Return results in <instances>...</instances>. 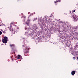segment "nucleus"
Returning <instances> with one entry per match:
<instances>
[{"mask_svg": "<svg viewBox=\"0 0 78 78\" xmlns=\"http://www.w3.org/2000/svg\"><path fill=\"white\" fill-rule=\"evenodd\" d=\"M8 40V38L6 37H5L4 39L2 40V42L3 43H7Z\"/></svg>", "mask_w": 78, "mask_h": 78, "instance_id": "obj_1", "label": "nucleus"}, {"mask_svg": "<svg viewBox=\"0 0 78 78\" xmlns=\"http://www.w3.org/2000/svg\"><path fill=\"white\" fill-rule=\"evenodd\" d=\"M36 20V19L35 20Z\"/></svg>", "mask_w": 78, "mask_h": 78, "instance_id": "obj_16", "label": "nucleus"}, {"mask_svg": "<svg viewBox=\"0 0 78 78\" xmlns=\"http://www.w3.org/2000/svg\"><path fill=\"white\" fill-rule=\"evenodd\" d=\"M20 55H18V59H20Z\"/></svg>", "mask_w": 78, "mask_h": 78, "instance_id": "obj_6", "label": "nucleus"}, {"mask_svg": "<svg viewBox=\"0 0 78 78\" xmlns=\"http://www.w3.org/2000/svg\"><path fill=\"white\" fill-rule=\"evenodd\" d=\"M3 33H4L5 34V31H3Z\"/></svg>", "mask_w": 78, "mask_h": 78, "instance_id": "obj_11", "label": "nucleus"}, {"mask_svg": "<svg viewBox=\"0 0 78 78\" xmlns=\"http://www.w3.org/2000/svg\"><path fill=\"white\" fill-rule=\"evenodd\" d=\"M14 44H11L10 45V47H12V46H14Z\"/></svg>", "mask_w": 78, "mask_h": 78, "instance_id": "obj_8", "label": "nucleus"}, {"mask_svg": "<svg viewBox=\"0 0 78 78\" xmlns=\"http://www.w3.org/2000/svg\"><path fill=\"white\" fill-rule=\"evenodd\" d=\"M71 74L72 75H74L75 74V71H73L71 73Z\"/></svg>", "mask_w": 78, "mask_h": 78, "instance_id": "obj_4", "label": "nucleus"}, {"mask_svg": "<svg viewBox=\"0 0 78 78\" xmlns=\"http://www.w3.org/2000/svg\"><path fill=\"white\" fill-rule=\"evenodd\" d=\"M58 2H61V1H59V0H58Z\"/></svg>", "mask_w": 78, "mask_h": 78, "instance_id": "obj_15", "label": "nucleus"}, {"mask_svg": "<svg viewBox=\"0 0 78 78\" xmlns=\"http://www.w3.org/2000/svg\"><path fill=\"white\" fill-rule=\"evenodd\" d=\"M56 2H58V1H57V2H55V3H56Z\"/></svg>", "mask_w": 78, "mask_h": 78, "instance_id": "obj_12", "label": "nucleus"}, {"mask_svg": "<svg viewBox=\"0 0 78 78\" xmlns=\"http://www.w3.org/2000/svg\"><path fill=\"white\" fill-rule=\"evenodd\" d=\"M10 30L11 31H14V30H13V29L12 28H11L10 29Z\"/></svg>", "mask_w": 78, "mask_h": 78, "instance_id": "obj_5", "label": "nucleus"}, {"mask_svg": "<svg viewBox=\"0 0 78 78\" xmlns=\"http://www.w3.org/2000/svg\"><path fill=\"white\" fill-rule=\"evenodd\" d=\"M26 50H28V48H26Z\"/></svg>", "mask_w": 78, "mask_h": 78, "instance_id": "obj_10", "label": "nucleus"}, {"mask_svg": "<svg viewBox=\"0 0 78 78\" xmlns=\"http://www.w3.org/2000/svg\"><path fill=\"white\" fill-rule=\"evenodd\" d=\"M2 34V31H0V35H1Z\"/></svg>", "mask_w": 78, "mask_h": 78, "instance_id": "obj_7", "label": "nucleus"}, {"mask_svg": "<svg viewBox=\"0 0 78 78\" xmlns=\"http://www.w3.org/2000/svg\"><path fill=\"white\" fill-rule=\"evenodd\" d=\"M73 59H75V57H73Z\"/></svg>", "mask_w": 78, "mask_h": 78, "instance_id": "obj_9", "label": "nucleus"}, {"mask_svg": "<svg viewBox=\"0 0 78 78\" xmlns=\"http://www.w3.org/2000/svg\"><path fill=\"white\" fill-rule=\"evenodd\" d=\"M5 45H6V43H5Z\"/></svg>", "mask_w": 78, "mask_h": 78, "instance_id": "obj_17", "label": "nucleus"}, {"mask_svg": "<svg viewBox=\"0 0 78 78\" xmlns=\"http://www.w3.org/2000/svg\"><path fill=\"white\" fill-rule=\"evenodd\" d=\"M73 18L74 22H76L78 20V18L76 17V15H74L73 16Z\"/></svg>", "mask_w": 78, "mask_h": 78, "instance_id": "obj_2", "label": "nucleus"}, {"mask_svg": "<svg viewBox=\"0 0 78 78\" xmlns=\"http://www.w3.org/2000/svg\"><path fill=\"white\" fill-rule=\"evenodd\" d=\"M73 12H75V10H74Z\"/></svg>", "mask_w": 78, "mask_h": 78, "instance_id": "obj_13", "label": "nucleus"}, {"mask_svg": "<svg viewBox=\"0 0 78 78\" xmlns=\"http://www.w3.org/2000/svg\"><path fill=\"white\" fill-rule=\"evenodd\" d=\"M25 30H27V28H25Z\"/></svg>", "mask_w": 78, "mask_h": 78, "instance_id": "obj_14", "label": "nucleus"}, {"mask_svg": "<svg viewBox=\"0 0 78 78\" xmlns=\"http://www.w3.org/2000/svg\"><path fill=\"white\" fill-rule=\"evenodd\" d=\"M30 20H28L27 21V23H26V24H27V25H29V23L30 22Z\"/></svg>", "mask_w": 78, "mask_h": 78, "instance_id": "obj_3", "label": "nucleus"}]
</instances>
